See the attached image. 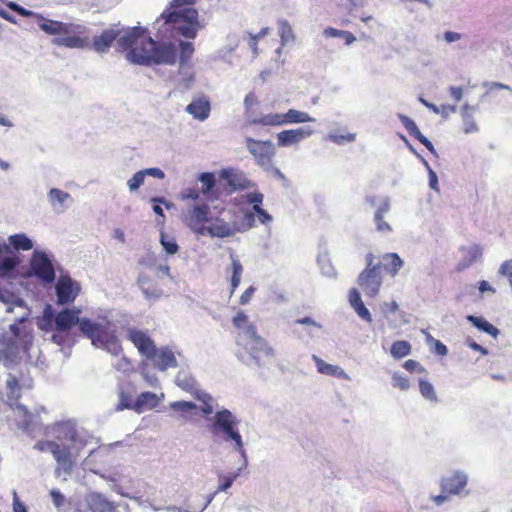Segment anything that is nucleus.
<instances>
[{"label": "nucleus", "instance_id": "28", "mask_svg": "<svg viewBox=\"0 0 512 512\" xmlns=\"http://www.w3.org/2000/svg\"><path fill=\"white\" fill-rule=\"evenodd\" d=\"M137 282L147 297L157 298L162 295V290L158 284L148 275H140Z\"/></svg>", "mask_w": 512, "mask_h": 512}, {"label": "nucleus", "instance_id": "57", "mask_svg": "<svg viewBox=\"0 0 512 512\" xmlns=\"http://www.w3.org/2000/svg\"><path fill=\"white\" fill-rule=\"evenodd\" d=\"M51 498L53 500V503L55 506L60 507L64 503V496L63 494L56 489L51 490L50 492Z\"/></svg>", "mask_w": 512, "mask_h": 512}, {"label": "nucleus", "instance_id": "15", "mask_svg": "<svg viewBox=\"0 0 512 512\" xmlns=\"http://www.w3.org/2000/svg\"><path fill=\"white\" fill-rule=\"evenodd\" d=\"M80 284L73 280L69 275H61L55 285L57 304H72L80 294Z\"/></svg>", "mask_w": 512, "mask_h": 512}, {"label": "nucleus", "instance_id": "12", "mask_svg": "<svg viewBox=\"0 0 512 512\" xmlns=\"http://www.w3.org/2000/svg\"><path fill=\"white\" fill-rule=\"evenodd\" d=\"M245 143L249 153L259 166L264 169H269L272 166L273 157L275 156V147L272 141H261L246 137Z\"/></svg>", "mask_w": 512, "mask_h": 512}, {"label": "nucleus", "instance_id": "44", "mask_svg": "<svg viewBox=\"0 0 512 512\" xmlns=\"http://www.w3.org/2000/svg\"><path fill=\"white\" fill-rule=\"evenodd\" d=\"M171 409L182 413H189L197 408L196 404L188 401H176L170 404Z\"/></svg>", "mask_w": 512, "mask_h": 512}, {"label": "nucleus", "instance_id": "46", "mask_svg": "<svg viewBox=\"0 0 512 512\" xmlns=\"http://www.w3.org/2000/svg\"><path fill=\"white\" fill-rule=\"evenodd\" d=\"M69 197L68 193L57 188H53L49 192V198L52 203L57 202L62 205Z\"/></svg>", "mask_w": 512, "mask_h": 512}, {"label": "nucleus", "instance_id": "62", "mask_svg": "<svg viewBox=\"0 0 512 512\" xmlns=\"http://www.w3.org/2000/svg\"><path fill=\"white\" fill-rule=\"evenodd\" d=\"M10 7H11V9L16 11L21 16H25V17L34 16V17H36V15H37L36 13H33L32 11L27 10V9H25V8L15 4V3L10 4Z\"/></svg>", "mask_w": 512, "mask_h": 512}, {"label": "nucleus", "instance_id": "47", "mask_svg": "<svg viewBox=\"0 0 512 512\" xmlns=\"http://www.w3.org/2000/svg\"><path fill=\"white\" fill-rule=\"evenodd\" d=\"M144 179V172L138 171L128 180L127 185L131 191L137 190L143 184Z\"/></svg>", "mask_w": 512, "mask_h": 512}, {"label": "nucleus", "instance_id": "29", "mask_svg": "<svg viewBox=\"0 0 512 512\" xmlns=\"http://www.w3.org/2000/svg\"><path fill=\"white\" fill-rule=\"evenodd\" d=\"M159 403L157 395L153 392L146 391L142 392L135 401V411L143 412L147 409L156 407Z\"/></svg>", "mask_w": 512, "mask_h": 512}, {"label": "nucleus", "instance_id": "36", "mask_svg": "<svg viewBox=\"0 0 512 512\" xmlns=\"http://www.w3.org/2000/svg\"><path fill=\"white\" fill-rule=\"evenodd\" d=\"M411 353V345L408 341L399 340L395 341L391 346V355L400 359Z\"/></svg>", "mask_w": 512, "mask_h": 512}, {"label": "nucleus", "instance_id": "64", "mask_svg": "<svg viewBox=\"0 0 512 512\" xmlns=\"http://www.w3.org/2000/svg\"><path fill=\"white\" fill-rule=\"evenodd\" d=\"M449 92H450L452 98L456 102H459L462 99V97H463V89H462V87L451 86L449 88Z\"/></svg>", "mask_w": 512, "mask_h": 512}, {"label": "nucleus", "instance_id": "41", "mask_svg": "<svg viewBox=\"0 0 512 512\" xmlns=\"http://www.w3.org/2000/svg\"><path fill=\"white\" fill-rule=\"evenodd\" d=\"M118 410L133 409L135 410V401L132 396L124 391L119 394V403L117 405Z\"/></svg>", "mask_w": 512, "mask_h": 512}, {"label": "nucleus", "instance_id": "18", "mask_svg": "<svg viewBox=\"0 0 512 512\" xmlns=\"http://www.w3.org/2000/svg\"><path fill=\"white\" fill-rule=\"evenodd\" d=\"M312 134L310 128H296L281 131L277 134L278 145L281 147H288L297 144Z\"/></svg>", "mask_w": 512, "mask_h": 512}, {"label": "nucleus", "instance_id": "7", "mask_svg": "<svg viewBox=\"0 0 512 512\" xmlns=\"http://www.w3.org/2000/svg\"><path fill=\"white\" fill-rule=\"evenodd\" d=\"M163 20L164 24H181L176 29L179 34L186 38L194 39L199 29L198 12L196 9L191 7H185L180 10H171L170 8L165 9L160 17L157 19Z\"/></svg>", "mask_w": 512, "mask_h": 512}, {"label": "nucleus", "instance_id": "56", "mask_svg": "<svg viewBox=\"0 0 512 512\" xmlns=\"http://www.w3.org/2000/svg\"><path fill=\"white\" fill-rule=\"evenodd\" d=\"M349 302L352 307L358 305V303H362L360 292L356 288H352L349 291Z\"/></svg>", "mask_w": 512, "mask_h": 512}, {"label": "nucleus", "instance_id": "60", "mask_svg": "<svg viewBox=\"0 0 512 512\" xmlns=\"http://www.w3.org/2000/svg\"><path fill=\"white\" fill-rule=\"evenodd\" d=\"M144 172V175H149V176H153L155 178H158V179H163L165 177V174L164 172L159 169V168H147V169H144L142 170Z\"/></svg>", "mask_w": 512, "mask_h": 512}, {"label": "nucleus", "instance_id": "3", "mask_svg": "<svg viewBox=\"0 0 512 512\" xmlns=\"http://www.w3.org/2000/svg\"><path fill=\"white\" fill-rule=\"evenodd\" d=\"M52 431L57 441H38L34 449L40 452L49 450L57 462V469L70 474L85 446V441L81 439L75 427L66 423L54 425Z\"/></svg>", "mask_w": 512, "mask_h": 512}, {"label": "nucleus", "instance_id": "6", "mask_svg": "<svg viewBox=\"0 0 512 512\" xmlns=\"http://www.w3.org/2000/svg\"><path fill=\"white\" fill-rule=\"evenodd\" d=\"M7 243H0V278L15 279L21 258L17 252L29 251L33 248L32 240L24 233H17L8 237Z\"/></svg>", "mask_w": 512, "mask_h": 512}, {"label": "nucleus", "instance_id": "63", "mask_svg": "<svg viewBox=\"0 0 512 512\" xmlns=\"http://www.w3.org/2000/svg\"><path fill=\"white\" fill-rule=\"evenodd\" d=\"M467 344L468 346L474 350V351H478L480 352L482 355H487L488 354V350L481 346L480 344L476 343L474 340L472 339H467Z\"/></svg>", "mask_w": 512, "mask_h": 512}, {"label": "nucleus", "instance_id": "5", "mask_svg": "<svg viewBox=\"0 0 512 512\" xmlns=\"http://www.w3.org/2000/svg\"><path fill=\"white\" fill-rule=\"evenodd\" d=\"M40 20L39 28L48 35H60L53 39V44L66 48H87L90 39L87 36V28L81 24L64 23L57 20L47 19L42 15H36Z\"/></svg>", "mask_w": 512, "mask_h": 512}, {"label": "nucleus", "instance_id": "39", "mask_svg": "<svg viewBox=\"0 0 512 512\" xmlns=\"http://www.w3.org/2000/svg\"><path fill=\"white\" fill-rule=\"evenodd\" d=\"M419 390L421 395L429 401H437V395L433 385L426 380H419Z\"/></svg>", "mask_w": 512, "mask_h": 512}, {"label": "nucleus", "instance_id": "33", "mask_svg": "<svg viewBox=\"0 0 512 512\" xmlns=\"http://www.w3.org/2000/svg\"><path fill=\"white\" fill-rule=\"evenodd\" d=\"M7 397L10 401H18L21 397V385L17 377L9 374L6 381Z\"/></svg>", "mask_w": 512, "mask_h": 512}, {"label": "nucleus", "instance_id": "59", "mask_svg": "<svg viewBox=\"0 0 512 512\" xmlns=\"http://www.w3.org/2000/svg\"><path fill=\"white\" fill-rule=\"evenodd\" d=\"M194 0H172L170 4L171 10H180L186 7V5L192 4Z\"/></svg>", "mask_w": 512, "mask_h": 512}, {"label": "nucleus", "instance_id": "55", "mask_svg": "<svg viewBox=\"0 0 512 512\" xmlns=\"http://www.w3.org/2000/svg\"><path fill=\"white\" fill-rule=\"evenodd\" d=\"M252 209L253 212H248L244 215V219L248 223L249 227H252L255 222L254 214L256 213L258 215L259 212L262 210L261 205H254Z\"/></svg>", "mask_w": 512, "mask_h": 512}, {"label": "nucleus", "instance_id": "45", "mask_svg": "<svg viewBox=\"0 0 512 512\" xmlns=\"http://www.w3.org/2000/svg\"><path fill=\"white\" fill-rule=\"evenodd\" d=\"M233 325L237 329H244L243 333L245 334L246 328L248 325H253L252 323H249L248 316L243 312L239 311L232 319Z\"/></svg>", "mask_w": 512, "mask_h": 512}, {"label": "nucleus", "instance_id": "51", "mask_svg": "<svg viewBox=\"0 0 512 512\" xmlns=\"http://www.w3.org/2000/svg\"><path fill=\"white\" fill-rule=\"evenodd\" d=\"M355 312L358 314L359 317H361L363 320L367 321L368 323L372 322V316L369 310L366 308L364 303H358L357 306L353 307Z\"/></svg>", "mask_w": 512, "mask_h": 512}, {"label": "nucleus", "instance_id": "8", "mask_svg": "<svg viewBox=\"0 0 512 512\" xmlns=\"http://www.w3.org/2000/svg\"><path fill=\"white\" fill-rule=\"evenodd\" d=\"M238 420L228 409L217 411L214 416V421L211 425L213 433L222 432L225 440L233 441L235 449L241 453L244 452V445L242 437L238 431Z\"/></svg>", "mask_w": 512, "mask_h": 512}, {"label": "nucleus", "instance_id": "58", "mask_svg": "<svg viewBox=\"0 0 512 512\" xmlns=\"http://www.w3.org/2000/svg\"><path fill=\"white\" fill-rule=\"evenodd\" d=\"M234 481V477H223V478H220V483H219V486L216 490V493L219 492V491H225L227 490L229 487H231L232 483Z\"/></svg>", "mask_w": 512, "mask_h": 512}, {"label": "nucleus", "instance_id": "42", "mask_svg": "<svg viewBox=\"0 0 512 512\" xmlns=\"http://www.w3.org/2000/svg\"><path fill=\"white\" fill-rule=\"evenodd\" d=\"M280 37L283 42L294 39L293 30L287 20L279 21Z\"/></svg>", "mask_w": 512, "mask_h": 512}, {"label": "nucleus", "instance_id": "50", "mask_svg": "<svg viewBox=\"0 0 512 512\" xmlns=\"http://www.w3.org/2000/svg\"><path fill=\"white\" fill-rule=\"evenodd\" d=\"M403 367L409 371V372H418V373H424L426 372L425 368L420 365L419 362L413 360V359H408L404 362L403 364Z\"/></svg>", "mask_w": 512, "mask_h": 512}, {"label": "nucleus", "instance_id": "35", "mask_svg": "<svg viewBox=\"0 0 512 512\" xmlns=\"http://www.w3.org/2000/svg\"><path fill=\"white\" fill-rule=\"evenodd\" d=\"M179 63L180 66H184L188 64L194 54V45L188 41H180L179 42Z\"/></svg>", "mask_w": 512, "mask_h": 512}, {"label": "nucleus", "instance_id": "34", "mask_svg": "<svg viewBox=\"0 0 512 512\" xmlns=\"http://www.w3.org/2000/svg\"><path fill=\"white\" fill-rule=\"evenodd\" d=\"M199 180L202 183L201 192L203 195H205L208 199H213L211 197L213 188L216 185V179L213 173L211 172H205L200 174Z\"/></svg>", "mask_w": 512, "mask_h": 512}, {"label": "nucleus", "instance_id": "16", "mask_svg": "<svg viewBox=\"0 0 512 512\" xmlns=\"http://www.w3.org/2000/svg\"><path fill=\"white\" fill-rule=\"evenodd\" d=\"M126 337L133 343L141 355L147 359H155L156 345L145 331L137 328H128Z\"/></svg>", "mask_w": 512, "mask_h": 512}, {"label": "nucleus", "instance_id": "4", "mask_svg": "<svg viewBox=\"0 0 512 512\" xmlns=\"http://www.w3.org/2000/svg\"><path fill=\"white\" fill-rule=\"evenodd\" d=\"M33 344V333L23 320L11 324L0 337V362L4 365L18 363L27 356Z\"/></svg>", "mask_w": 512, "mask_h": 512}, {"label": "nucleus", "instance_id": "40", "mask_svg": "<svg viewBox=\"0 0 512 512\" xmlns=\"http://www.w3.org/2000/svg\"><path fill=\"white\" fill-rule=\"evenodd\" d=\"M160 243L164 250L170 255L176 254L179 251V246L174 238H169L164 232H161Z\"/></svg>", "mask_w": 512, "mask_h": 512}, {"label": "nucleus", "instance_id": "32", "mask_svg": "<svg viewBox=\"0 0 512 512\" xmlns=\"http://www.w3.org/2000/svg\"><path fill=\"white\" fill-rule=\"evenodd\" d=\"M467 320L471 322L479 330L484 331L485 333L493 337H496L499 334L498 329L482 317L469 315L467 317Z\"/></svg>", "mask_w": 512, "mask_h": 512}, {"label": "nucleus", "instance_id": "49", "mask_svg": "<svg viewBox=\"0 0 512 512\" xmlns=\"http://www.w3.org/2000/svg\"><path fill=\"white\" fill-rule=\"evenodd\" d=\"M499 273L506 276L509 280L510 288L512 290V259L504 261L499 269Z\"/></svg>", "mask_w": 512, "mask_h": 512}, {"label": "nucleus", "instance_id": "20", "mask_svg": "<svg viewBox=\"0 0 512 512\" xmlns=\"http://www.w3.org/2000/svg\"><path fill=\"white\" fill-rule=\"evenodd\" d=\"M461 251L463 252V258L457 264L458 271H462L472 266L474 263L481 259L483 254V249L478 244L462 247Z\"/></svg>", "mask_w": 512, "mask_h": 512}, {"label": "nucleus", "instance_id": "10", "mask_svg": "<svg viewBox=\"0 0 512 512\" xmlns=\"http://www.w3.org/2000/svg\"><path fill=\"white\" fill-rule=\"evenodd\" d=\"M237 344L242 346L244 351L248 353L257 364H259L263 356L269 357L273 355V349L264 338L258 335L255 325L247 326L245 341H238Z\"/></svg>", "mask_w": 512, "mask_h": 512}, {"label": "nucleus", "instance_id": "30", "mask_svg": "<svg viewBox=\"0 0 512 512\" xmlns=\"http://www.w3.org/2000/svg\"><path fill=\"white\" fill-rule=\"evenodd\" d=\"M313 359L316 363L317 370L319 373L334 377H343L345 375L344 370L339 366L326 363L317 356H313Z\"/></svg>", "mask_w": 512, "mask_h": 512}, {"label": "nucleus", "instance_id": "21", "mask_svg": "<svg viewBox=\"0 0 512 512\" xmlns=\"http://www.w3.org/2000/svg\"><path fill=\"white\" fill-rule=\"evenodd\" d=\"M86 512H117L116 505L108 501L103 495L91 494L88 499Z\"/></svg>", "mask_w": 512, "mask_h": 512}, {"label": "nucleus", "instance_id": "1", "mask_svg": "<svg viewBox=\"0 0 512 512\" xmlns=\"http://www.w3.org/2000/svg\"><path fill=\"white\" fill-rule=\"evenodd\" d=\"M118 49L126 52L128 61L138 65H174L177 62V48L172 42L158 43L148 34L146 28L134 26L125 30L106 29L90 42L92 49L98 53L107 52L113 42Z\"/></svg>", "mask_w": 512, "mask_h": 512}, {"label": "nucleus", "instance_id": "54", "mask_svg": "<svg viewBox=\"0 0 512 512\" xmlns=\"http://www.w3.org/2000/svg\"><path fill=\"white\" fill-rule=\"evenodd\" d=\"M329 138L331 141L337 144H343L344 142H350L355 139V136L353 134L348 135H329Z\"/></svg>", "mask_w": 512, "mask_h": 512}, {"label": "nucleus", "instance_id": "2", "mask_svg": "<svg viewBox=\"0 0 512 512\" xmlns=\"http://www.w3.org/2000/svg\"><path fill=\"white\" fill-rule=\"evenodd\" d=\"M80 314L81 309L77 307L59 311L55 316V330L59 333L67 332L78 325L82 335L90 339L94 346L103 348L114 355L122 352L121 343L116 336L114 325L110 321L93 322L87 317H80Z\"/></svg>", "mask_w": 512, "mask_h": 512}, {"label": "nucleus", "instance_id": "53", "mask_svg": "<svg viewBox=\"0 0 512 512\" xmlns=\"http://www.w3.org/2000/svg\"><path fill=\"white\" fill-rule=\"evenodd\" d=\"M246 201L253 206L261 205L263 202V194L260 192L249 193L246 195Z\"/></svg>", "mask_w": 512, "mask_h": 512}, {"label": "nucleus", "instance_id": "61", "mask_svg": "<svg viewBox=\"0 0 512 512\" xmlns=\"http://www.w3.org/2000/svg\"><path fill=\"white\" fill-rule=\"evenodd\" d=\"M254 292H255V288H254L253 286L248 287V288H247V289L242 293V295H241V297H240V303H241L242 305L247 304V303L251 300V298H252V296H253Z\"/></svg>", "mask_w": 512, "mask_h": 512}, {"label": "nucleus", "instance_id": "38", "mask_svg": "<svg viewBox=\"0 0 512 512\" xmlns=\"http://www.w3.org/2000/svg\"><path fill=\"white\" fill-rule=\"evenodd\" d=\"M259 104V101H258V98L256 96V94L254 92H249L246 96H245V99H244V108H245V113L248 117V123L250 125H252L250 123V121L252 119H254L255 117H253V107L254 106H257Z\"/></svg>", "mask_w": 512, "mask_h": 512}, {"label": "nucleus", "instance_id": "31", "mask_svg": "<svg viewBox=\"0 0 512 512\" xmlns=\"http://www.w3.org/2000/svg\"><path fill=\"white\" fill-rule=\"evenodd\" d=\"M390 210V203L387 199L383 201L381 206L375 212V222L377 230L380 232H390L391 226L384 220V215Z\"/></svg>", "mask_w": 512, "mask_h": 512}, {"label": "nucleus", "instance_id": "24", "mask_svg": "<svg viewBox=\"0 0 512 512\" xmlns=\"http://www.w3.org/2000/svg\"><path fill=\"white\" fill-rule=\"evenodd\" d=\"M205 228V235L211 237L225 238L234 234V230L223 219L216 218L213 222L210 221Z\"/></svg>", "mask_w": 512, "mask_h": 512}, {"label": "nucleus", "instance_id": "19", "mask_svg": "<svg viewBox=\"0 0 512 512\" xmlns=\"http://www.w3.org/2000/svg\"><path fill=\"white\" fill-rule=\"evenodd\" d=\"M398 118H399L400 122L403 124V126L405 127V129L407 130V132L412 137H414L421 144H423L431 153L436 154V151H435V148H434L432 142L421 133V131L419 130L416 123L410 117H408L404 114H399Z\"/></svg>", "mask_w": 512, "mask_h": 512}, {"label": "nucleus", "instance_id": "25", "mask_svg": "<svg viewBox=\"0 0 512 512\" xmlns=\"http://www.w3.org/2000/svg\"><path fill=\"white\" fill-rule=\"evenodd\" d=\"M186 110L194 118L205 120L210 113V103L206 99H196L187 106Z\"/></svg>", "mask_w": 512, "mask_h": 512}, {"label": "nucleus", "instance_id": "43", "mask_svg": "<svg viewBox=\"0 0 512 512\" xmlns=\"http://www.w3.org/2000/svg\"><path fill=\"white\" fill-rule=\"evenodd\" d=\"M392 386L402 391H406L410 387V381L406 376L399 373H394L392 375Z\"/></svg>", "mask_w": 512, "mask_h": 512}, {"label": "nucleus", "instance_id": "23", "mask_svg": "<svg viewBox=\"0 0 512 512\" xmlns=\"http://www.w3.org/2000/svg\"><path fill=\"white\" fill-rule=\"evenodd\" d=\"M18 415H19V427L26 431V432H32L38 425V414L31 413L25 406L23 405H17L16 406Z\"/></svg>", "mask_w": 512, "mask_h": 512}, {"label": "nucleus", "instance_id": "27", "mask_svg": "<svg viewBox=\"0 0 512 512\" xmlns=\"http://www.w3.org/2000/svg\"><path fill=\"white\" fill-rule=\"evenodd\" d=\"M55 316L56 313L52 309L51 305H46L42 315L37 317L36 324L39 330L49 332L53 328L55 329Z\"/></svg>", "mask_w": 512, "mask_h": 512}, {"label": "nucleus", "instance_id": "17", "mask_svg": "<svg viewBox=\"0 0 512 512\" xmlns=\"http://www.w3.org/2000/svg\"><path fill=\"white\" fill-rule=\"evenodd\" d=\"M467 485V475L461 471H455L451 475L443 477L440 482L441 491L447 495L459 494Z\"/></svg>", "mask_w": 512, "mask_h": 512}, {"label": "nucleus", "instance_id": "37", "mask_svg": "<svg viewBox=\"0 0 512 512\" xmlns=\"http://www.w3.org/2000/svg\"><path fill=\"white\" fill-rule=\"evenodd\" d=\"M243 272L242 264L237 260H232V276H231V294L234 293L241 281Z\"/></svg>", "mask_w": 512, "mask_h": 512}, {"label": "nucleus", "instance_id": "48", "mask_svg": "<svg viewBox=\"0 0 512 512\" xmlns=\"http://www.w3.org/2000/svg\"><path fill=\"white\" fill-rule=\"evenodd\" d=\"M176 383L184 391L189 392V393L194 392L195 381L192 378L185 377L184 379H180L179 377H177Z\"/></svg>", "mask_w": 512, "mask_h": 512}, {"label": "nucleus", "instance_id": "11", "mask_svg": "<svg viewBox=\"0 0 512 512\" xmlns=\"http://www.w3.org/2000/svg\"><path fill=\"white\" fill-rule=\"evenodd\" d=\"M311 121H314V119L308 113L295 109H289L284 114L272 113L263 115L260 118H254L250 121V123L260 126H281L284 124L305 123Z\"/></svg>", "mask_w": 512, "mask_h": 512}, {"label": "nucleus", "instance_id": "52", "mask_svg": "<svg viewBox=\"0 0 512 512\" xmlns=\"http://www.w3.org/2000/svg\"><path fill=\"white\" fill-rule=\"evenodd\" d=\"M182 199L198 200L200 198V192L197 188H187L181 193Z\"/></svg>", "mask_w": 512, "mask_h": 512}, {"label": "nucleus", "instance_id": "14", "mask_svg": "<svg viewBox=\"0 0 512 512\" xmlns=\"http://www.w3.org/2000/svg\"><path fill=\"white\" fill-rule=\"evenodd\" d=\"M209 215L207 205H196L184 213L183 222L197 236H205V228L211 220Z\"/></svg>", "mask_w": 512, "mask_h": 512}, {"label": "nucleus", "instance_id": "13", "mask_svg": "<svg viewBox=\"0 0 512 512\" xmlns=\"http://www.w3.org/2000/svg\"><path fill=\"white\" fill-rule=\"evenodd\" d=\"M31 273L44 283L55 281L56 274L52 261L43 251L35 250L30 258Z\"/></svg>", "mask_w": 512, "mask_h": 512}, {"label": "nucleus", "instance_id": "26", "mask_svg": "<svg viewBox=\"0 0 512 512\" xmlns=\"http://www.w3.org/2000/svg\"><path fill=\"white\" fill-rule=\"evenodd\" d=\"M383 269L391 277H395L403 267L404 262L397 253H386L382 256Z\"/></svg>", "mask_w": 512, "mask_h": 512}, {"label": "nucleus", "instance_id": "9", "mask_svg": "<svg viewBox=\"0 0 512 512\" xmlns=\"http://www.w3.org/2000/svg\"><path fill=\"white\" fill-rule=\"evenodd\" d=\"M375 256L367 253L365 256L366 267L359 274L357 284L368 297L374 298L382 286L381 263H374Z\"/></svg>", "mask_w": 512, "mask_h": 512}, {"label": "nucleus", "instance_id": "22", "mask_svg": "<svg viewBox=\"0 0 512 512\" xmlns=\"http://www.w3.org/2000/svg\"><path fill=\"white\" fill-rule=\"evenodd\" d=\"M154 365L160 370L165 371L168 368L177 367V360L174 353L168 348L158 350L156 348L155 359H151Z\"/></svg>", "mask_w": 512, "mask_h": 512}]
</instances>
